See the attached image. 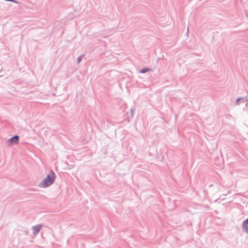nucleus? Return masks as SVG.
Instances as JSON below:
<instances>
[{"mask_svg":"<svg viewBox=\"0 0 248 248\" xmlns=\"http://www.w3.org/2000/svg\"><path fill=\"white\" fill-rule=\"evenodd\" d=\"M55 180V174L53 170H51L44 180L39 184L38 186L43 188L48 187L54 183Z\"/></svg>","mask_w":248,"mask_h":248,"instance_id":"obj_1","label":"nucleus"},{"mask_svg":"<svg viewBox=\"0 0 248 248\" xmlns=\"http://www.w3.org/2000/svg\"><path fill=\"white\" fill-rule=\"evenodd\" d=\"M242 231L248 234V218L244 220L242 225Z\"/></svg>","mask_w":248,"mask_h":248,"instance_id":"obj_2","label":"nucleus"},{"mask_svg":"<svg viewBox=\"0 0 248 248\" xmlns=\"http://www.w3.org/2000/svg\"><path fill=\"white\" fill-rule=\"evenodd\" d=\"M42 227V225L41 224H38L36 226H33L32 227V233L33 235L37 234Z\"/></svg>","mask_w":248,"mask_h":248,"instance_id":"obj_3","label":"nucleus"},{"mask_svg":"<svg viewBox=\"0 0 248 248\" xmlns=\"http://www.w3.org/2000/svg\"><path fill=\"white\" fill-rule=\"evenodd\" d=\"M18 140L19 136L18 135H15L14 136L12 137V138L9 139V142L12 145L16 144L18 142Z\"/></svg>","mask_w":248,"mask_h":248,"instance_id":"obj_4","label":"nucleus"},{"mask_svg":"<svg viewBox=\"0 0 248 248\" xmlns=\"http://www.w3.org/2000/svg\"><path fill=\"white\" fill-rule=\"evenodd\" d=\"M151 71V69L150 68H143V69H141L140 71V73H141V74H144V73H145L147 72H148V71Z\"/></svg>","mask_w":248,"mask_h":248,"instance_id":"obj_5","label":"nucleus"},{"mask_svg":"<svg viewBox=\"0 0 248 248\" xmlns=\"http://www.w3.org/2000/svg\"><path fill=\"white\" fill-rule=\"evenodd\" d=\"M83 56H84V55H83L79 56L78 58V59H77V63H79L81 62V61L82 60V59L83 57Z\"/></svg>","mask_w":248,"mask_h":248,"instance_id":"obj_6","label":"nucleus"},{"mask_svg":"<svg viewBox=\"0 0 248 248\" xmlns=\"http://www.w3.org/2000/svg\"><path fill=\"white\" fill-rule=\"evenodd\" d=\"M243 99V98H242V97H239V98H238L236 100V101H235V104L236 105H237V103H238V102L240 100H241V99Z\"/></svg>","mask_w":248,"mask_h":248,"instance_id":"obj_7","label":"nucleus"},{"mask_svg":"<svg viewBox=\"0 0 248 248\" xmlns=\"http://www.w3.org/2000/svg\"><path fill=\"white\" fill-rule=\"evenodd\" d=\"M130 111H131V116L133 117V113H134V109L131 108L130 109Z\"/></svg>","mask_w":248,"mask_h":248,"instance_id":"obj_8","label":"nucleus"},{"mask_svg":"<svg viewBox=\"0 0 248 248\" xmlns=\"http://www.w3.org/2000/svg\"><path fill=\"white\" fill-rule=\"evenodd\" d=\"M26 233H28V231H26Z\"/></svg>","mask_w":248,"mask_h":248,"instance_id":"obj_9","label":"nucleus"},{"mask_svg":"<svg viewBox=\"0 0 248 248\" xmlns=\"http://www.w3.org/2000/svg\"><path fill=\"white\" fill-rule=\"evenodd\" d=\"M188 29L187 28V33L188 32Z\"/></svg>","mask_w":248,"mask_h":248,"instance_id":"obj_10","label":"nucleus"}]
</instances>
